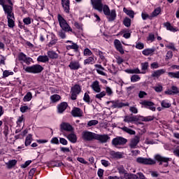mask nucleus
<instances>
[{
  "mask_svg": "<svg viewBox=\"0 0 179 179\" xmlns=\"http://www.w3.org/2000/svg\"><path fill=\"white\" fill-rule=\"evenodd\" d=\"M94 9L98 12H103L104 15L106 16L108 22H114L117 17V13L115 10H111L107 5H103L101 0H91Z\"/></svg>",
  "mask_w": 179,
  "mask_h": 179,
  "instance_id": "f257e3e1",
  "label": "nucleus"
},
{
  "mask_svg": "<svg viewBox=\"0 0 179 179\" xmlns=\"http://www.w3.org/2000/svg\"><path fill=\"white\" fill-rule=\"evenodd\" d=\"M154 159H155L152 158L138 157L136 162L140 164H145L147 166H153L156 164V162H158L159 166H162L164 163V167H168L169 162L171 160V158L163 157L159 154L155 155Z\"/></svg>",
  "mask_w": 179,
  "mask_h": 179,
  "instance_id": "f03ea898",
  "label": "nucleus"
},
{
  "mask_svg": "<svg viewBox=\"0 0 179 179\" xmlns=\"http://www.w3.org/2000/svg\"><path fill=\"white\" fill-rule=\"evenodd\" d=\"M81 138L85 142H92V141H99L101 143H106L110 139V136L107 134H97L96 133L89 131L87 130L83 131L81 134Z\"/></svg>",
  "mask_w": 179,
  "mask_h": 179,
  "instance_id": "7ed1b4c3",
  "label": "nucleus"
},
{
  "mask_svg": "<svg viewBox=\"0 0 179 179\" xmlns=\"http://www.w3.org/2000/svg\"><path fill=\"white\" fill-rule=\"evenodd\" d=\"M57 20L59 22V24L61 27V30L57 32V36L60 37V38H62V40L66 38V34L69 33L71 31L73 33V34H76L75 31L72 29L71 26L68 24V22L66 21L65 18L61 15V14L57 15Z\"/></svg>",
  "mask_w": 179,
  "mask_h": 179,
  "instance_id": "20e7f679",
  "label": "nucleus"
},
{
  "mask_svg": "<svg viewBox=\"0 0 179 179\" xmlns=\"http://www.w3.org/2000/svg\"><path fill=\"white\" fill-rule=\"evenodd\" d=\"M44 68L40 64H34L31 66H26L23 65V70L28 73H41L43 72Z\"/></svg>",
  "mask_w": 179,
  "mask_h": 179,
  "instance_id": "39448f33",
  "label": "nucleus"
},
{
  "mask_svg": "<svg viewBox=\"0 0 179 179\" xmlns=\"http://www.w3.org/2000/svg\"><path fill=\"white\" fill-rule=\"evenodd\" d=\"M128 142L127 138L124 137L117 136L112 140V145L115 148H118V146H124Z\"/></svg>",
  "mask_w": 179,
  "mask_h": 179,
  "instance_id": "423d86ee",
  "label": "nucleus"
},
{
  "mask_svg": "<svg viewBox=\"0 0 179 179\" xmlns=\"http://www.w3.org/2000/svg\"><path fill=\"white\" fill-rule=\"evenodd\" d=\"M18 60L21 64H26L27 65H30V64L33 62V59L30 57H27V55L23 52L18 54Z\"/></svg>",
  "mask_w": 179,
  "mask_h": 179,
  "instance_id": "0eeeda50",
  "label": "nucleus"
},
{
  "mask_svg": "<svg viewBox=\"0 0 179 179\" xmlns=\"http://www.w3.org/2000/svg\"><path fill=\"white\" fill-rule=\"evenodd\" d=\"M82 92V87L79 85H75L71 89V100H76L78 94Z\"/></svg>",
  "mask_w": 179,
  "mask_h": 179,
  "instance_id": "6e6552de",
  "label": "nucleus"
},
{
  "mask_svg": "<svg viewBox=\"0 0 179 179\" xmlns=\"http://www.w3.org/2000/svg\"><path fill=\"white\" fill-rule=\"evenodd\" d=\"M3 6V10L7 15V16H14L15 14H13V5H8V4H3L1 5Z\"/></svg>",
  "mask_w": 179,
  "mask_h": 179,
  "instance_id": "1a4fd4ad",
  "label": "nucleus"
},
{
  "mask_svg": "<svg viewBox=\"0 0 179 179\" xmlns=\"http://www.w3.org/2000/svg\"><path fill=\"white\" fill-rule=\"evenodd\" d=\"M141 142V136H135L134 138H131L129 143L131 149H136L138 143Z\"/></svg>",
  "mask_w": 179,
  "mask_h": 179,
  "instance_id": "9d476101",
  "label": "nucleus"
},
{
  "mask_svg": "<svg viewBox=\"0 0 179 179\" xmlns=\"http://www.w3.org/2000/svg\"><path fill=\"white\" fill-rule=\"evenodd\" d=\"M69 68H70L71 71H78V69H80L82 66H80V62H79V61L73 60L70 62Z\"/></svg>",
  "mask_w": 179,
  "mask_h": 179,
  "instance_id": "9b49d317",
  "label": "nucleus"
},
{
  "mask_svg": "<svg viewBox=\"0 0 179 179\" xmlns=\"http://www.w3.org/2000/svg\"><path fill=\"white\" fill-rule=\"evenodd\" d=\"M111 103L113 104L112 107L113 108H122V107L129 106V103H124L120 102V101H112Z\"/></svg>",
  "mask_w": 179,
  "mask_h": 179,
  "instance_id": "f8f14e48",
  "label": "nucleus"
},
{
  "mask_svg": "<svg viewBox=\"0 0 179 179\" xmlns=\"http://www.w3.org/2000/svg\"><path fill=\"white\" fill-rule=\"evenodd\" d=\"M142 106H144L145 108H149L152 111H156V108L154 106L155 103L149 101H143L140 103Z\"/></svg>",
  "mask_w": 179,
  "mask_h": 179,
  "instance_id": "ddd939ff",
  "label": "nucleus"
},
{
  "mask_svg": "<svg viewBox=\"0 0 179 179\" xmlns=\"http://www.w3.org/2000/svg\"><path fill=\"white\" fill-rule=\"evenodd\" d=\"M114 45L119 52H120L122 55L124 53V48H122V44H121V41L118 39H115L114 41Z\"/></svg>",
  "mask_w": 179,
  "mask_h": 179,
  "instance_id": "4468645a",
  "label": "nucleus"
},
{
  "mask_svg": "<svg viewBox=\"0 0 179 179\" xmlns=\"http://www.w3.org/2000/svg\"><path fill=\"white\" fill-rule=\"evenodd\" d=\"M91 87L96 93H100L101 92V87H100V83L97 80L94 81L91 85Z\"/></svg>",
  "mask_w": 179,
  "mask_h": 179,
  "instance_id": "2eb2a0df",
  "label": "nucleus"
},
{
  "mask_svg": "<svg viewBox=\"0 0 179 179\" xmlns=\"http://www.w3.org/2000/svg\"><path fill=\"white\" fill-rule=\"evenodd\" d=\"M71 114L73 117H83V111L79 108H73Z\"/></svg>",
  "mask_w": 179,
  "mask_h": 179,
  "instance_id": "dca6fc26",
  "label": "nucleus"
},
{
  "mask_svg": "<svg viewBox=\"0 0 179 179\" xmlns=\"http://www.w3.org/2000/svg\"><path fill=\"white\" fill-rule=\"evenodd\" d=\"M62 5L64 12L66 13H69V10L71 9L69 0H62Z\"/></svg>",
  "mask_w": 179,
  "mask_h": 179,
  "instance_id": "f3484780",
  "label": "nucleus"
},
{
  "mask_svg": "<svg viewBox=\"0 0 179 179\" xmlns=\"http://www.w3.org/2000/svg\"><path fill=\"white\" fill-rule=\"evenodd\" d=\"M166 73V69H159L153 71V73L151 74L152 78H160L162 75H164Z\"/></svg>",
  "mask_w": 179,
  "mask_h": 179,
  "instance_id": "a211bd4d",
  "label": "nucleus"
},
{
  "mask_svg": "<svg viewBox=\"0 0 179 179\" xmlns=\"http://www.w3.org/2000/svg\"><path fill=\"white\" fill-rule=\"evenodd\" d=\"M155 51H156V48H146L142 51V54L145 57H149V55H153V54H155Z\"/></svg>",
  "mask_w": 179,
  "mask_h": 179,
  "instance_id": "6ab92c4d",
  "label": "nucleus"
},
{
  "mask_svg": "<svg viewBox=\"0 0 179 179\" xmlns=\"http://www.w3.org/2000/svg\"><path fill=\"white\" fill-rule=\"evenodd\" d=\"M8 26L10 29L15 27V15L7 16Z\"/></svg>",
  "mask_w": 179,
  "mask_h": 179,
  "instance_id": "aec40b11",
  "label": "nucleus"
},
{
  "mask_svg": "<svg viewBox=\"0 0 179 179\" xmlns=\"http://www.w3.org/2000/svg\"><path fill=\"white\" fill-rule=\"evenodd\" d=\"M68 107V103L66 102H62L57 106L58 113L59 114H62L65 110H66V108Z\"/></svg>",
  "mask_w": 179,
  "mask_h": 179,
  "instance_id": "412c9836",
  "label": "nucleus"
},
{
  "mask_svg": "<svg viewBox=\"0 0 179 179\" xmlns=\"http://www.w3.org/2000/svg\"><path fill=\"white\" fill-rule=\"evenodd\" d=\"M60 128L63 131H66L67 132H71V131H72V126L66 122L62 123Z\"/></svg>",
  "mask_w": 179,
  "mask_h": 179,
  "instance_id": "4be33fe9",
  "label": "nucleus"
},
{
  "mask_svg": "<svg viewBox=\"0 0 179 179\" xmlns=\"http://www.w3.org/2000/svg\"><path fill=\"white\" fill-rule=\"evenodd\" d=\"M16 164H17V160L16 159H10L8 162H6V166L8 170L13 169Z\"/></svg>",
  "mask_w": 179,
  "mask_h": 179,
  "instance_id": "5701e85b",
  "label": "nucleus"
},
{
  "mask_svg": "<svg viewBox=\"0 0 179 179\" xmlns=\"http://www.w3.org/2000/svg\"><path fill=\"white\" fill-rule=\"evenodd\" d=\"M47 55L48 58H50V59H58V57H59V55H58V54L54 50L48 51Z\"/></svg>",
  "mask_w": 179,
  "mask_h": 179,
  "instance_id": "b1692460",
  "label": "nucleus"
},
{
  "mask_svg": "<svg viewBox=\"0 0 179 179\" xmlns=\"http://www.w3.org/2000/svg\"><path fill=\"white\" fill-rule=\"evenodd\" d=\"M66 138L70 142H71V143H76V142H78V137L76 136V134L73 133H71L67 135Z\"/></svg>",
  "mask_w": 179,
  "mask_h": 179,
  "instance_id": "393cba45",
  "label": "nucleus"
},
{
  "mask_svg": "<svg viewBox=\"0 0 179 179\" xmlns=\"http://www.w3.org/2000/svg\"><path fill=\"white\" fill-rule=\"evenodd\" d=\"M110 155L113 159H122V152L110 151Z\"/></svg>",
  "mask_w": 179,
  "mask_h": 179,
  "instance_id": "a878e982",
  "label": "nucleus"
},
{
  "mask_svg": "<svg viewBox=\"0 0 179 179\" xmlns=\"http://www.w3.org/2000/svg\"><path fill=\"white\" fill-rule=\"evenodd\" d=\"M95 68H96V72L99 75H102V76H106V73H104L103 71H104V68L101 66L100 64H95Z\"/></svg>",
  "mask_w": 179,
  "mask_h": 179,
  "instance_id": "bb28decb",
  "label": "nucleus"
},
{
  "mask_svg": "<svg viewBox=\"0 0 179 179\" xmlns=\"http://www.w3.org/2000/svg\"><path fill=\"white\" fill-rule=\"evenodd\" d=\"M38 62H43L45 64V62H48L50 61V58H48V56L47 55H40L37 58Z\"/></svg>",
  "mask_w": 179,
  "mask_h": 179,
  "instance_id": "cd10ccee",
  "label": "nucleus"
},
{
  "mask_svg": "<svg viewBox=\"0 0 179 179\" xmlns=\"http://www.w3.org/2000/svg\"><path fill=\"white\" fill-rule=\"evenodd\" d=\"M71 44V45H67L66 50H73L75 52H78L79 51V45L73 42Z\"/></svg>",
  "mask_w": 179,
  "mask_h": 179,
  "instance_id": "c85d7f7f",
  "label": "nucleus"
},
{
  "mask_svg": "<svg viewBox=\"0 0 179 179\" xmlns=\"http://www.w3.org/2000/svg\"><path fill=\"white\" fill-rule=\"evenodd\" d=\"M141 73L145 74L146 73V71H148L149 68V62H145L141 64Z\"/></svg>",
  "mask_w": 179,
  "mask_h": 179,
  "instance_id": "c756f323",
  "label": "nucleus"
},
{
  "mask_svg": "<svg viewBox=\"0 0 179 179\" xmlns=\"http://www.w3.org/2000/svg\"><path fill=\"white\" fill-rule=\"evenodd\" d=\"M123 12L127 15V16H129L131 19H134V16L135 15V12L132 10H128L127 8H123Z\"/></svg>",
  "mask_w": 179,
  "mask_h": 179,
  "instance_id": "7c9ffc66",
  "label": "nucleus"
},
{
  "mask_svg": "<svg viewBox=\"0 0 179 179\" xmlns=\"http://www.w3.org/2000/svg\"><path fill=\"white\" fill-rule=\"evenodd\" d=\"M124 178L125 179H139L138 176L134 173H124Z\"/></svg>",
  "mask_w": 179,
  "mask_h": 179,
  "instance_id": "2f4dec72",
  "label": "nucleus"
},
{
  "mask_svg": "<svg viewBox=\"0 0 179 179\" xmlns=\"http://www.w3.org/2000/svg\"><path fill=\"white\" fill-rule=\"evenodd\" d=\"M164 26L166 28V29L169 30V31H173V33H176V31H178V29L171 26V24H170V22H166L164 24Z\"/></svg>",
  "mask_w": 179,
  "mask_h": 179,
  "instance_id": "473e14b6",
  "label": "nucleus"
},
{
  "mask_svg": "<svg viewBox=\"0 0 179 179\" xmlns=\"http://www.w3.org/2000/svg\"><path fill=\"white\" fill-rule=\"evenodd\" d=\"M94 64V57H89L84 60V65H93Z\"/></svg>",
  "mask_w": 179,
  "mask_h": 179,
  "instance_id": "72a5a7b5",
  "label": "nucleus"
},
{
  "mask_svg": "<svg viewBox=\"0 0 179 179\" xmlns=\"http://www.w3.org/2000/svg\"><path fill=\"white\" fill-rule=\"evenodd\" d=\"M124 131V132H127V134H129V135H135L136 132L134 130H132L127 127H123L121 128Z\"/></svg>",
  "mask_w": 179,
  "mask_h": 179,
  "instance_id": "f704fd0d",
  "label": "nucleus"
},
{
  "mask_svg": "<svg viewBox=\"0 0 179 179\" xmlns=\"http://www.w3.org/2000/svg\"><path fill=\"white\" fill-rule=\"evenodd\" d=\"M31 141H33V136L31 134H29L25 139V146L30 145Z\"/></svg>",
  "mask_w": 179,
  "mask_h": 179,
  "instance_id": "c9c22d12",
  "label": "nucleus"
},
{
  "mask_svg": "<svg viewBox=\"0 0 179 179\" xmlns=\"http://www.w3.org/2000/svg\"><path fill=\"white\" fill-rule=\"evenodd\" d=\"M50 99L52 100V103H57V101H59V100H61V96L54 94L50 96Z\"/></svg>",
  "mask_w": 179,
  "mask_h": 179,
  "instance_id": "e433bc0d",
  "label": "nucleus"
},
{
  "mask_svg": "<svg viewBox=\"0 0 179 179\" xmlns=\"http://www.w3.org/2000/svg\"><path fill=\"white\" fill-rule=\"evenodd\" d=\"M140 118L141 121H144L145 122H148L149 121H153V120H155V117L153 116H147V117L140 116Z\"/></svg>",
  "mask_w": 179,
  "mask_h": 179,
  "instance_id": "4c0bfd02",
  "label": "nucleus"
},
{
  "mask_svg": "<svg viewBox=\"0 0 179 179\" xmlns=\"http://www.w3.org/2000/svg\"><path fill=\"white\" fill-rule=\"evenodd\" d=\"M117 169L118 171L119 174H124V176L127 174V171L125 170V168H124V166L120 165L117 167Z\"/></svg>",
  "mask_w": 179,
  "mask_h": 179,
  "instance_id": "58836bf2",
  "label": "nucleus"
},
{
  "mask_svg": "<svg viewBox=\"0 0 179 179\" xmlns=\"http://www.w3.org/2000/svg\"><path fill=\"white\" fill-rule=\"evenodd\" d=\"M161 106L164 108H169V107H171V103H170V102H169V101L164 100L162 101Z\"/></svg>",
  "mask_w": 179,
  "mask_h": 179,
  "instance_id": "ea45409f",
  "label": "nucleus"
},
{
  "mask_svg": "<svg viewBox=\"0 0 179 179\" xmlns=\"http://www.w3.org/2000/svg\"><path fill=\"white\" fill-rule=\"evenodd\" d=\"M168 76H169V78H174L176 79H179V71L169 72Z\"/></svg>",
  "mask_w": 179,
  "mask_h": 179,
  "instance_id": "a19ab883",
  "label": "nucleus"
},
{
  "mask_svg": "<svg viewBox=\"0 0 179 179\" xmlns=\"http://www.w3.org/2000/svg\"><path fill=\"white\" fill-rule=\"evenodd\" d=\"M83 55L84 57H92V55H93V52L90 49L85 48L83 51Z\"/></svg>",
  "mask_w": 179,
  "mask_h": 179,
  "instance_id": "79ce46f5",
  "label": "nucleus"
},
{
  "mask_svg": "<svg viewBox=\"0 0 179 179\" xmlns=\"http://www.w3.org/2000/svg\"><path fill=\"white\" fill-rule=\"evenodd\" d=\"M161 12H162V9L160 8H155L154 11L152 13V17H156V16H158V15H160Z\"/></svg>",
  "mask_w": 179,
  "mask_h": 179,
  "instance_id": "37998d69",
  "label": "nucleus"
},
{
  "mask_svg": "<svg viewBox=\"0 0 179 179\" xmlns=\"http://www.w3.org/2000/svg\"><path fill=\"white\" fill-rule=\"evenodd\" d=\"M138 80H141V77L138 75H133L131 77V82L132 83H135L136 82H138Z\"/></svg>",
  "mask_w": 179,
  "mask_h": 179,
  "instance_id": "c03bdc74",
  "label": "nucleus"
},
{
  "mask_svg": "<svg viewBox=\"0 0 179 179\" xmlns=\"http://www.w3.org/2000/svg\"><path fill=\"white\" fill-rule=\"evenodd\" d=\"M126 72H127V73H142L141 72V70H139L138 68L133 69H127Z\"/></svg>",
  "mask_w": 179,
  "mask_h": 179,
  "instance_id": "a18cd8bd",
  "label": "nucleus"
},
{
  "mask_svg": "<svg viewBox=\"0 0 179 179\" xmlns=\"http://www.w3.org/2000/svg\"><path fill=\"white\" fill-rule=\"evenodd\" d=\"M123 24H124V26L126 27H131V19H129L128 17H125L123 20Z\"/></svg>",
  "mask_w": 179,
  "mask_h": 179,
  "instance_id": "49530a36",
  "label": "nucleus"
},
{
  "mask_svg": "<svg viewBox=\"0 0 179 179\" xmlns=\"http://www.w3.org/2000/svg\"><path fill=\"white\" fill-rule=\"evenodd\" d=\"M32 94L31 92H27L24 96V101H30L31 100Z\"/></svg>",
  "mask_w": 179,
  "mask_h": 179,
  "instance_id": "de8ad7c7",
  "label": "nucleus"
},
{
  "mask_svg": "<svg viewBox=\"0 0 179 179\" xmlns=\"http://www.w3.org/2000/svg\"><path fill=\"white\" fill-rule=\"evenodd\" d=\"M109 72L112 73V75H117V68H115V66H114V64H112V66L109 69Z\"/></svg>",
  "mask_w": 179,
  "mask_h": 179,
  "instance_id": "09e8293b",
  "label": "nucleus"
},
{
  "mask_svg": "<svg viewBox=\"0 0 179 179\" xmlns=\"http://www.w3.org/2000/svg\"><path fill=\"white\" fill-rule=\"evenodd\" d=\"M104 96H106V91H103V92L96 94L95 97H96V99H99V100H101V99H103V97H104Z\"/></svg>",
  "mask_w": 179,
  "mask_h": 179,
  "instance_id": "8fccbe9b",
  "label": "nucleus"
},
{
  "mask_svg": "<svg viewBox=\"0 0 179 179\" xmlns=\"http://www.w3.org/2000/svg\"><path fill=\"white\" fill-rule=\"evenodd\" d=\"M154 90H155V92H157V93H160V92L163 91V86L160 85H157L155 87H153Z\"/></svg>",
  "mask_w": 179,
  "mask_h": 179,
  "instance_id": "3c124183",
  "label": "nucleus"
},
{
  "mask_svg": "<svg viewBox=\"0 0 179 179\" xmlns=\"http://www.w3.org/2000/svg\"><path fill=\"white\" fill-rule=\"evenodd\" d=\"M136 48H137V50H143V48H145V44L138 42L136 43Z\"/></svg>",
  "mask_w": 179,
  "mask_h": 179,
  "instance_id": "603ef678",
  "label": "nucleus"
},
{
  "mask_svg": "<svg viewBox=\"0 0 179 179\" xmlns=\"http://www.w3.org/2000/svg\"><path fill=\"white\" fill-rule=\"evenodd\" d=\"M129 112L132 113V114H138V108L136 106H130Z\"/></svg>",
  "mask_w": 179,
  "mask_h": 179,
  "instance_id": "864d4df0",
  "label": "nucleus"
},
{
  "mask_svg": "<svg viewBox=\"0 0 179 179\" xmlns=\"http://www.w3.org/2000/svg\"><path fill=\"white\" fill-rule=\"evenodd\" d=\"M84 101L85 103H90V96H89V94L87 92H85L83 97Z\"/></svg>",
  "mask_w": 179,
  "mask_h": 179,
  "instance_id": "5fc2aeb1",
  "label": "nucleus"
},
{
  "mask_svg": "<svg viewBox=\"0 0 179 179\" xmlns=\"http://www.w3.org/2000/svg\"><path fill=\"white\" fill-rule=\"evenodd\" d=\"M99 124L98 120H90L87 122L88 127H93V125H97Z\"/></svg>",
  "mask_w": 179,
  "mask_h": 179,
  "instance_id": "6e6d98bb",
  "label": "nucleus"
},
{
  "mask_svg": "<svg viewBox=\"0 0 179 179\" xmlns=\"http://www.w3.org/2000/svg\"><path fill=\"white\" fill-rule=\"evenodd\" d=\"M10 75H13V71H9L8 70H6L3 73V76L4 78H8V76H10Z\"/></svg>",
  "mask_w": 179,
  "mask_h": 179,
  "instance_id": "4d7b16f0",
  "label": "nucleus"
},
{
  "mask_svg": "<svg viewBox=\"0 0 179 179\" xmlns=\"http://www.w3.org/2000/svg\"><path fill=\"white\" fill-rule=\"evenodd\" d=\"M6 3H9V5H13L12 1L10 0H0V5H6Z\"/></svg>",
  "mask_w": 179,
  "mask_h": 179,
  "instance_id": "13d9d810",
  "label": "nucleus"
},
{
  "mask_svg": "<svg viewBox=\"0 0 179 179\" xmlns=\"http://www.w3.org/2000/svg\"><path fill=\"white\" fill-rule=\"evenodd\" d=\"M23 22H24V24H27V25L31 24V18H30V17H25L23 19Z\"/></svg>",
  "mask_w": 179,
  "mask_h": 179,
  "instance_id": "bf43d9fd",
  "label": "nucleus"
},
{
  "mask_svg": "<svg viewBox=\"0 0 179 179\" xmlns=\"http://www.w3.org/2000/svg\"><path fill=\"white\" fill-rule=\"evenodd\" d=\"M171 90H172L173 94H178V93H179V89L176 86L173 85L171 87Z\"/></svg>",
  "mask_w": 179,
  "mask_h": 179,
  "instance_id": "052dcab7",
  "label": "nucleus"
},
{
  "mask_svg": "<svg viewBox=\"0 0 179 179\" xmlns=\"http://www.w3.org/2000/svg\"><path fill=\"white\" fill-rule=\"evenodd\" d=\"M124 122H133V116H126L124 119Z\"/></svg>",
  "mask_w": 179,
  "mask_h": 179,
  "instance_id": "680f3d73",
  "label": "nucleus"
},
{
  "mask_svg": "<svg viewBox=\"0 0 179 179\" xmlns=\"http://www.w3.org/2000/svg\"><path fill=\"white\" fill-rule=\"evenodd\" d=\"M148 41H150L151 43H153L155 41V34H150L148 37L147 38Z\"/></svg>",
  "mask_w": 179,
  "mask_h": 179,
  "instance_id": "e2e57ef3",
  "label": "nucleus"
},
{
  "mask_svg": "<svg viewBox=\"0 0 179 179\" xmlns=\"http://www.w3.org/2000/svg\"><path fill=\"white\" fill-rule=\"evenodd\" d=\"M106 94H108V96H112L113 95V90H111L110 88V87H106Z\"/></svg>",
  "mask_w": 179,
  "mask_h": 179,
  "instance_id": "0e129e2a",
  "label": "nucleus"
},
{
  "mask_svg": "<svg viewBox=\"0 0 179 179\" xmlns=\"http://www.w3.org/2000/svg\"><path fill=\"white\" fill-rule=\"evenodd\" d=\"M159 63L157 62H153L150 64V68L151 69H157V68H159Z\"/></svg>",
  "mask_w": 179,
  "mask_h": 179,
  "instance_id": "69168bd1",
  "label": "nucleus"
},
{
  "mask_svg": "<svg viewBox=\"0 0 179 179\" xmlns=\"http://www.w3.org/2000/svg\"><path fill=\"white\" fill-rule=\"evenodd\" d=\"M101 163L102 166H104V167H108V166L110 164V162H108V161L105 160V159H101Z\"/></svg>",
  "mask_w": 179,
  "mask_h": 179,
  "instance_id": "338daca9",
  "label": "nucleus"
},
{
  "mask_svg": "<svg viewBox=\"0 0 179 179\" xmlns=\"http://www.w3.org/2000/svg\"><path fill=\"white\" fill-rule=\"evenodd\" d=\"M59 143H61L62 145H68V141H66V139H65L64 138H60Z\"/></svg>",
  "mask_w": 179,
  "mask_h": 179,
  "instance_id": "774afa93",
  "label": "nucleus"
}]
</instances>
